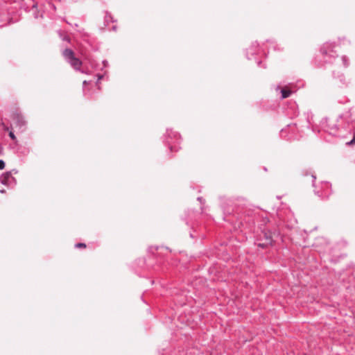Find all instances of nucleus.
Listing matches in <instances>:
<instances>
[{
  "label": "nucleus",
  "mask_w": 355,
  "mask_h": 355,
  "mask_svg": "<svg viewBox=\"0 0 355 355\" xmlns=\"http://www.w3.org/2000/svg\"><path fill=\"white\" fill-rule=\"evenodd\" d=\"M150 254L148 260L139 259L138 265L143 266L146 265L148 268H152L156 272L165 273L168 270V266H176L178 263L177 259L172 257L171 251L164 246H150L148 248Z\"/></svg>",
  "instance_id": "obj_1"
},
{
  "label": "nucleus",
  "mask_w": 355,
  "mask_h": 355,
  "mask_svg": "<svg viewBox=\"0 0 355 355\" xmlns=\"http://www.w3.org/2000/svg\"><path fill=\"white\" fill-rule=\"evenodd\" d=\"M321 128L329 135L345 138L351 134L355 128V121L349 112L339 115L336 121L325 118L321 121Z\"/></svg>",
  "instance_id": "obj_2"
},
{
  "label": "nucleus",
  "mask_w": 355,
  "mask_h": 355,
  "mask_svg": "<svg viewBox=\"0 0 355 355\" xmlns=\"http://www.w3.org/2000/svg\"><path fill=\"white\" fill-rule=\"evenodd\" d=\"M260 232L256 236L255 245L262 249L272 246L275 242V236H277V232L271 231L268 227H262V226L260 227Z\"/></svg>",
  "instance_id": "obj_3"
},
{
  "label": "nucleus",
  "mask_w": 355,
  "mask_h": 355,
  "mask_svg": "<svg viewBox=\"0 0 355 355\" xmlns=\"http://www.w3.org/2000/svg\"><path fill=\"white\" fill-rule=\"evenodd\" d=\"M336 47L334 43H324L320 48L321 60L318 66L320 67H324L326 64L333 63V62L338 58V54L334 49Z\"/></svg>",
  "instance_id": "obj_4"
},
{
  "label": "nucleus",
  "mask_w": 355,
  "mask_h": 355,
  "mask_svg": "<svg viewBox=\"0 0 355 355\" xmlns=\"http://www.w3.org/2000/svg\"><path fill=\"white\" fill-rule=\"evenodd\" d=\"M180 135L172 129H167L163 136V142L168 146L171 152H176L180 149L179 144L181 141Z\"/></svg>",
  "instance_id": "obj_5"
},
{
  "label": "nucleus",
  "mask_w": 355,
  "mask_h": 355,
  "mask_svg": "<svg viewBox=\"0 0 355 355\" xmlns=\"http://www.w3.org/2000/svg\"><path fill=\"white\" fill-rule=\"evenodd\" d=\"M260 54L266 55V53L264 50H261L259 48V44L257 42H252L251 46L246 49L245 55L248 60L254 59L257 62L258 67L266 68L265 66L261 65V61L259 60L257 58V55Z\"/></svg>",
  "instance_id": "obj_6"
},
{
  "label": "nucleus",
  "mask_w": 355,
  "mask_h": 355,
  "mask_svg": "<svg viewBox=\"0 0 355 355\" xmlns=\"http://www.w3.org/2000/svg\"><path fill=\"white\" fill-rule=\"evenodd\" d=\"M311 177L313 178L312 186L314 187L315 194L322 200L327 199L331 193V184L329 182H322V188L319 189L315 184L316 176L314 174H311Z\"/></svg>",
  "instance_id": "obj_7"
},
{
  "label": "nucleus",
  "mask_w": 355,
  "mask_h": 355,
  "mask_svg": "<svg viewBox=\"0 0 355 355\" xmlns=\"http://www.w3.org/2000/svg\"><path fill=\"white\" fill-rule=\"evenodd\" d=\"M62 55L64 60L69 63L75 70H80L82 62L79 58L75 56V53L72 49L69 48L64 49Z\"/></svg>",
  "instance_id": "obj_8"
},
{
  "label": "nucleus",
  "mask_w": 355,
  "mask_h": 355,
  "mask_svg": "<svg viewBox=\"0 0 355 355\" xmlns=\"http://www.w3.org/2000/svg\"><path fill=\"white\" fill-rule=\"evenodd\" d=\"M12 171L15 174L17 173V172H18L17 170L13 169L12 171H7V172L3 173L0 176V182L1 184L8 186V187H12V186L16 184V180L12 175Z\"/></svg>",
  "instance_id": "obj_9"
},
{
  "label": "nucleus",
  "mask_w": 355,
  "mask_h": 355,
  "mask_svg": "<svg viewBox=\"0 0 355 355\" xmlns=\"http://www.w3.org/2000/svg\"><path fill=\"white\" fill-rule=\"evenodd\" d=\"M324 244V247H321V248L318 249V251L320 253H331V248L330 247L329 243L327 241V239L324 237L318 238L315 241L314 243L316 248H320V245Z\"/></svg>",
  "instance_id": "obj_10"
},
{
  "label": "nucleus",
  "mask_w": 355,
  "mask_h": 355,
  "mask_svg": "<svg viewBox=\"0 0 355 355\" xmlns=\"http://www.w3.org/2000/svg\"><path fill=\"white\" fill-rule=\"evenodd\" d=\"M275 90L277 92L279 91L281 94V99H284L289 97L293 93V90L288 86H285L284 87L281 88L280 85H277L275 87Z\"/></svg>",
  "instance_id": "obj_11"
},
{
  "label": "nucleus",
  "mask_w": 355,
  "mask_h": 355,
  "mask_svg": "<svg viewBox=\"0 0 355 355\" xmlns=\"http://www.w3.org/2000/svg\"><path fill=\"white\" fill-rule=\"evenodd\" d=\"M334 78L336 80H338V83H340V86L345 85L346 84L345 83V78L342 73H338L337 76H336V73H334Z\"/></svg>",
  "instance_id": "obj_12"
},
{
  "label": "nucleus",
  "mask_w": 355,
  "mask_h": 355,
  "mask_svg": "<svg viewBox=\"0 0 355 355\" xmlns=\"http://www.w3.org/2000/svg\"><path fill=\"white\" fill-rule=\"evenodd\" d=\"M116 20L112 17L111 14L108 12H106L105 16V24L106 26L108 25L110 22H115Z\"/></svg>",
  "instance_id": "obj_13"
},
{
  "label": "nucleus",
  "mask_w": 355,
  "mask_h": 355,
  "mask_svg": "<svg viewBox=\"0 0 355 355\" xmlns=\"http://www.w3.org/2000/svg\"><path fill=\"white\" fill-rule=\"evenodd\" d=\"M16 124L20 128H22L25 127L26 121L23 117L17 116V120H16Z\"/></svg>",
  "instance_id": "obj_14"
},
{
  "label": "nucleus",
  "mask_w": 355,
  "mask_h": 355,
  "mask_svg": "<svg viewBox=\"0 0 355 355\" xmlns=\"http://www.w3.org/2000/svg\"><path fill=\"white\" fill-rule=\"evenodd\" d=\"M58 33L60 37L62 39V40L66 41L68 43H69L71 42L70 37L68 35H63L61 30H58Z\"/></svg>",
  "instance_id": "obj_15"
},
{
  "label": "nucleus",
  "mask_w": 355,
  "mask_h": 355,
  "mask_svg": "<svg viewBox=\"0 0 355 355\" xmlns=\"http://www.w3.org/2000/svg\"><path fill=\"white\" fill-rule=\"evenodd\" d=\"M341 60L343 62V64L345 67H347L349 66V60L347 56L343 55L341 57Z\"/></svg>",
  "instance_id": "obj_16"
},
{
  "label": "nucleus",
  "mask_w": 355,
  "mask_h": 355,
  "mask_svg": "<svg viewBox=\"0 0 355 355\" xmlns=\"http://www.w3.org/2000/svg\"><path fill=\"white\" fill-rule=\"evenodd\" d=\"M10 138L14 141H17V138H16V136L14 134L13 131L10 130L9 132V134H8Z\"/></svg>",
  "instance_id": "obj_17"
},
{
  "label": "nucleus",
  "mask_w": 355,
  "mask_h": 355,
  "mask_svg": "<svg viewBox=\"0 0 355 355\" xmlns=\"http://www.w3.org/2000/svg\"><path fill=\"white\" fill-rule=\"evenodd\" d=\"M97 77H98V78H97V81L96 83V85L98 86V88L100 89V87L98 86V83H99L100 80L101 79H103V75H102V74H97Z\"/></svg>",
  "instance_id": "obj_18"
},
{
  "label": "nucleus",
  "mask_w": 355,
  "mask_h": 355,
  "mask_svg": "<svg viewBox=\"0 0 355 355\" xmlns=\"http://www.w3.org/2000/svg\"><path fill=\"white\" fill-rule=\"evenodd\" d=\"M86 244L84 243H78L75 245V248H85Z\"/></svg>",
  "instance_id": "obj_19"
},
{
  "label": "nucleus",
  "mask_w": 355,
  "mask_h": 355,
  "mask_svg": "<svg viewBox=\"0 0 355 355\" xmlns=\"http://www.w3.org/2000/svg\"><path fill=\"white\" fill-rule=\"evenodd\" d=\"M348 145H353L355 144V132H354L353 138L347 143Z\"/></svg>",
  "instance_id": "obj_20"
},
{
  "label": "nucleus",
  "mask_w": 355,
  "mask_h": 355,
  "mask_svg": "<svg viewBox=\"0 0 355 355\" xmlns=\"http://www.w3.org/2000/svg\"><path fill=\"white\" fill-rule=\"evenodd\" d=\"M6 164L3 159H0V170H2L5 168Z\"/></svg>",
  "instance_id": "obj_21"
},
{
  "label": "nucleus",
  "mask_w": 355,
  "mask_h": 355,
  "mask_svg": "<svg viewBox=\"0 0 355 355\" xmlns=\"http://www.w3.org/2000/svg\"><path fill=\"white\" fill-rule=\"evenodd\" d=\"M33 2V4L32 5L33 8H37V3L35 2V0H31Z\"/></svg>",
  "instance_id": "obj_22"
},
{
  "label": "nucleus",
  "mask_w": 355,
  "mask_h": 355,
  "mask_svg": "<svg viewBox=\"0 0 355 355\" xmlns=\"http://www.w3.org/2000/svg\"><path fill=\"white\" fill-rule=\"evenodd\" d=\"M103 64L104 67H107L108 66V62L105 60H103Z\"/></svg>",
  "instance_id": "obj_23"
},
{
  "label": "nucleus",
  "mask_w": 355,
  "mask_h": 355,
  "mask_svg": "<svg viewBox=\"0 0 355 355\" xmlns=\"http://www.w3.org/2000/svg\"><path fill=\"white\" fill-rule=\"evenodd\" d=\"M295 126H296V123H293V125H291V124L288 125V128L290 129H293V128L295 127ZM292 131H293V130H292Z\"/></svg>",
  "instance_id": "obj_24"
},
{
  "label": "nucleus",
  "mask_w": 355,
  "mask_h": 355,
  "mask_svg": "<svg viewBox=\"0 0 355 355\" xmlns=\"http://www.w3.org/2000/svg\"><path fill=\"white\" fill-rule=\"evenodd\" d=\"M269 221L268 218L267 217L263 218V223L266 224Z\"/></svg>",
  "instance_id": "obj_25"
},
{
  "label": "nucleus",
  "mask_w": 355,
  "mask_h": 355,
  "mask_svg": "<svg viewBox=\"0 0 355 355\" xmlns=\"http://www.w3.org/2000/svg\"><path fill=\"white\" fill-rule=\"evenodd\" d=\"M190 236L193 239L197 237V236L194 234V232H190Z\"/></svg>",
  "instance_id": "obj_26"
},
{
  "label": "nucleus",
  "mask_w": 355,
  "mask_h": 355,
  "mask_svg": "<svg viewBox=\"0 0 355 355\" xmlns=\"http://www.w3.org/2000/svg\"><path fill=\"white\" fill-rule=\"evenodd\" d=\"M3 130L5 131H8L9 130V128L8 126H6V125H4L3 123Z\"/></svg>",
  "instance_id": "obj_27"
},
{
  "label": "nucleus",
  "mask_w": 355,
  "mask_h": 355,
  "mask_svg": "<svg viewBox=\"0 0 355 355\" xmlns=\"http://www.w3.org/2000/svg\"><path fill=\"white\" fill-rule=\"evenodd\" d=\"M116 29H117V26H113L112 27V31H116Z\"/></svg>",
  "instance_id": "obj_28"
},
{
  "label": "nucleus",
  "mask_w": 355,
  "mask_h": 355,
  "mask_svg": "<svg viewBox=\"0 0 355 355\" xmlns=\"http://www.w3.org/2000/svg\"><path fill=\"white\" fill-rule=\"evenodd\" d=\"M89 82H87V80H84L83 83V87H85V86L88 84Z\"/></svg>",
  "instance_id": "obj_29"
},
{
  "label": "nucleus",
  "mask_w": 355,
  "mask_h": 355,
  "mask_svg": "<svg viewBox=\"0 0 355 355\" xmlns=\"http://www.w3.org/2000/svg\"><path fill=\"white\" fill-rule=\"evenodd\" d=\"M197 200H198V201H200V202L202 203V200H203V198H202V197H198V198H197Z\"/></svg>",
  "instance_id": "obj_30"
},
{
  "label": "nucleus",
  "mask_w": 355,
  "mask_h": 355,
  "mask_svg": "<svg viewBox=\"0 0 355 355\" xmlns=\"http://www.w3.org/2000/svg\"><path fill=\"white\" fill-rule=\"evenodd\" d=\"M306 122H307V123H308L307 127H308V128H309V125H311V122H310V121H309V118H307V121H306Z\"/></svg>",
  "instance_id": "obj_31"
},
{
  "label": "nucleus",
  "mask_w": 355,
  "mask_h": 355,
  "mask_svg": "<svg viewBox=\"0 0 355 355\" xmlns=\"http://www.w3.org/2000/svg\"><path fill=\"white\" fill-rule=\"evenodd\" d=\"M34 17H35V18H37L38 17V14L35 12L34 13Z\"/></svg>",
  "instance_id": "obj_32"
},
{
  "label": "nucleus",
  "mask_w": 355,
  "mask_h": 355,
  "mask_svg": "<svg viewBox=\"0 0 355 355\" xmlns=\"http://www.w3.org/2000/svg\"><path fill=\"white\" fill-rule=\"evenodd\" d=\"M224 211H225V214H231V212H230V211H226V210H225Z\"/></svg>",
  "instance_id": "obj_33"
},
{
  "label": "nucleus",
  "mask_w": 355,
  "mask_h": 355,
  "mask_svg": "<svg viewBox=\"0 0 355 355\" xmlns=\"http://www.w3.org/2000/svg\"><path fill=\"white\" fill-rule=\"evenodd\" d=\"M4 192H5V190H4V189H1V190H0V193H3Z\"/></svg>",
  "instance_id": "obj_34"
},
{
  "label": "nucleus",
  "mask_w": 355,
  "mask_h": 355,
  "mask_svg": "<svg viewBox=\"0 0 355 355\" xmlns=\"http://www.w3.org/2000/svg\"><path fill=\"white\" fill-rule=\"evenodd\" d=\"M52 7L53 9H55V6L54 5H52Z\"/></svg>",
  "instance_id": "obj_35"
},
{
  "label": "nucleus",
  "mask_w": 355,
  "mask_h": 355,
  "mask_svg": "<svg viewBox=\"0 0 355 355\" xmlns=\"http://www.w3.org/2000/svg\"><path fill=\"white\" fill-rule=\"evenodd\" d=\"M74 27H78V24H74Z\"/></svg>",
  "instance_id": "obj_36"
},
{
  "label": "nucleus",
  "mask_w": 355,
  "mask_h": 355,
  "mask_svg": "<svg viewBox=\"0 0 355 355\" xmlns=\"http://www.w3.org/2000/svg\"><path fill=\"white\" fill-rule=\"evenodd\" d=\"M274 50H276V46H273Z\"/></svg>",
  "instance_id": "obj_37"
}]
</instances>
